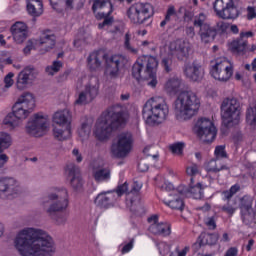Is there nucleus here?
Instances as JSON below:
<instances>
[{
	"label": "nucleus",
	"instance_id": "nucleus-1",
	"mask_svg": "<svg viewBox=\"0 0 256 256\" xmlns=\"http://www.w3.org/2000/svg\"><path fill=\"white\" fill-rule=\"evenodd\" d=\"M14 245L20 256H55L57 253L53 237L41 229L21 230L14 240Z\"/></svg>",
	"mask_w": 256,
	"mask_h": 256
},
{
	"label": "nucleus",
	"instance_id": "nucleus-2",
	"mask_svg": "<svg viewBox=\"0 0 256 256\" xmlns=\"http://www.w3.org/2000/svg\"><path fill=\"white\" fill-rule=\"evenodd\" d=\"M41 206L56 225H65L69 208V191L65 188H56L42 198Z\"/></svg>",
	"mask_w": 256,
	"mask_h": 256
},
{
	"label": "nucleus",
	"instance_id": "nucleus-3",
	"mask_svg": "<svg viewBox=\"0 0 256 256\" xmlns=\"http://www.w3.org/2000/svg\"><path fill=\"white\" fill-rule=\"evenodd\" d=\"M191 49V42L187 39H178L163 47L161 49V65L166 73L172 71L174 57L178 59V61H183L189 57Z\"/></svg>",
	"mask_w": 256,
	"mask_h": 256
},
{
	"label": "nucleus",
	"instance_id": "nucleus-4",
	"mask_svg": "<svg viewBox=\"0 0 256 256\" xmlns=\"http://www.w3.org/2000/svg\"><path fill=\"white\" fill-rule=\"evenodd\" d=\"M157 58L149 55L140 56L132 67V77L136 81H147L149 87H157Z\"/></svg>",
	"mask_w": 256,
	"mask_h": 256
},
{
	"label": "nucleus",
	"instance_id": "nucleus-5",
	"mask_svg": "<svg viewBox=\"0 0 256 256\" xmlns=\"http://www.w3.org/2000/svg\"><path fill=\"white\" fill-rule=\"evenodd\" d=\"M142 117L146 125L151 127L161 125L169 117V105H167V102L162 97H152L144 104Z\"/></svg>",
	"mask_w": 256,
	"mask_h": 256
},
{
	"label": "nucleus",
	"instance_id": "nucleus-6",
	"mask_svg": "<svg viewBox=\"0 0 256 256\" xmlns=\"http://www.w3.org/2000/svg\"><path fill=\"white\" fill-rule=\"evenodd\" d=\"M201 107V100L195 92H181L174 104V113L178 121H187L197 115Z\"/></svg>",
	"mask_w": 256,
	"mask_h": 256
},
{
	"label": "nucleus",
	"instance_id": "nucleus-7",
	"mask_svg": "<svg viewBox=\"0 0 256 256\" xmlns=\"http://www.w3.org/2000/svg\"><path fill=\"white\" fill-rule=\"evenodd\" d=\"M127 121H129V116L123 112L121 106L109 108L108 113L104 115V120L100 123L98 141H107L111 137V133L115 129L123 127Z\"/></svg>",
	"mask_w": 256,
	"mask_h": 256
},
{
	"label": "nucleus",
	"instance_id": "nucleus-8",
	"mask_svg": "<svg viewBox=\"0 0 256 256\" xmlns=\"http://www.w3.org/2000/svg\"><path fill=\"white\" fill-rule=\"evenodd\" d=\"M155 181L158 187L162 188V191H166L168 193V196L162 199L164 205L170 207V209L183 211V208L185 207L183 197H185L184 193H187V190H185V185H180L175 188L171 182H164L161 184V176H157Z\"/></svg>",
	"mask_w": 256,
	"mask_h": 256
},
{
	"label": "nucleus",
	"instance_id": "nucleus-9",
	"mask_svg": "<svg viewBox=\"0 0 256 256\" xmlns=\"http://www.w3.org/2000/svg\"><path fill=\"white\" fill-rule=\"evenodd\" d=\"M221 118L225 127H235L241 121V104L237 98H226L221 104Z\"/></svg>",
	"mask_w": 256,
	"mask_h": 256
},
{
	"label": "nucleus",
	"instance_id": "nucleus-10",
	"mask_svg": "<svg viewBox=\"0 0 256 256\" xmlns=\"http://www.w3.org/2000/svg\"><path fill=\"white\" fill-rule=\"evenodd\" d=\"M73 116L69 109L58 111L53 116V123L56 125L53 129L55 139L65 141L71 137V121Z\"/></svg>",
	"mask_w": 256,
	"mask_h": 256
},
{
	"label": "nucleus",
	"instance_id": "nucleus-11",
	"mask_svg": "<svg viewBox=\"0 0 256 256\" xmlns=\"http://www.w3.org/2000/svg\"><path fill=\"white\" fill-rule=\"evenodd\" d=\"M131 151H133V135L131 132H121L112 143L111 154L117 159H125L129 157Z\"/></svg>",
	"mask_w": 256,
	"mask_h": 256
},
{
	"label": "nucleus",
	"instance_id": "nucleus-12",
	"mask_svg": "<svg viewBox=\"0 0 256 256\" xmlns=\"http://www.w3.org/2000/svg\"><path fill=\"white\" fill-rule=\"evenodd\" d=\"M210 75L216 81L225 83L233 77V64L225 57L216 58L211 62Z\"/></svg>",
	"mask_w": 256,
	"mask_h": 256
},
{
	"label": "nucleus",
	"instance_id": "nucleus-13",
	"mask_svg": "<svg viewBox=\"0 0 256 256\" xmlns=\"http://www.w3.org/2000/svg\"><path fill=\"white\" fill-rule=\"evenodd\" d=\"M239 0H215L213 10L219 19H237L239 17Z\"/></svg>",
	"mask_w": 256,
	"mask_h": 256
},
{
	"label": "nucleus",
	"instance_id": "nucleus-14",
	"mask_svg": "<svg viewBox=\"0 0 256 256\" xmlns=\"http://www.w3.org/2000/svg\"><path fill=\"white\" fill-rule=\"evenodd\" d=\"M127 17L131 23L141 25L153 17V6L149 3H135L128 8Z\"/></svg>",
	"mask_w": 256,
	"mask_h": 256
},
{
	"label": "nucleus",
	"instance_id": "nucleus-15",
	"mask_svg": "<svg viewBox=\"0 0 256 256\" xmlns=\"http://www.w3.org/2000/svg\"><path fill=\"white\" fill-rule=\"evenodd\" d=\"M196 135L204 143H213L217 138V126L211 118H200L195 124Z\"/></svg>",
	"mask_w": 256,
	"mask_h": 256
},
{
	"label": "nucleus",
	"instance_id": "nucleus-16",
	"mask_svg": "<svg viewBox=\"0 0 256 256\" xmlns=\"http://www.w3.org/2000/svg\"><path fill=\"white\" fill-rule=\"evenodd\" d=\"M35 109V97L33 94L27 92L22 94L17 102L12 107L14 115L20 120L23 121L27 119Z\"/></svg>",
	"mask_w": 256,
	"mask_h": 256
},
{
	"label": "nucleus",
	"instance_id": "nucleus-17",
	"mask_svg": "<svg viewBox=\"0 0 256 256\" xmlns=\"http://www.w3.org/2000/svg\"><path fill=\"white\" fill-rule=\"evenodd\" d=\"M47 129H49V118L43 113L34 114L26 125V131L32 137H43L47 133Z\"/></svg>",
	"mask_w": 256,
	"mask_h": 256
},
{
	"label": "nucleus",
	"instance_id": "nucleus-18",
	"mask_svg": "<svg viewBox=\"0 0 256 256\" xmlns=\"http://www.w3.org/2000/svg\"><path fill=\"white\" fill-rule=\"evenodd\" d=\"M105 61L106 77H108V79H117L121 73V69H123L127 63V58L121 54H114L112 56H105Z\"/></svg>",
	"mask_w": 256,
	"mask_h": 256
},
{
	"label": "nucleus",
	"instance_id": "nucleus-19",
	"mask_svg": "<svg viewBox=\"0 0 256 256\" xmlns=\"http://www.w3.org/2000/svg\"><path fill=\"white\" fill-rule=\"evenodd\" d=\"M98 19H103L102 22L98 24L99 29H108L113 25V4L110 0H98L97 1Z\"/></svg>",
	"mask_w": 256,
	"mask_h": 256
},
{
	"label": "nucleus",
	"instance_id": "nucleus-20",
	"mask_svg": "<svg viewBox=\"0 0 256 256\" xmlns=\"http://www.w3.org/2000/svg\"><path fill=\"white\" fill-rule=\"evenodd\" d=\"M241 219L245 225H255L256 207H253V197L244 196L240 204Z\"/></svg>",
	"mask_w": 256,
	"mask_h": 256
},
{
	"label": "nucleus",
	"instance_id": "nucleus-21",
	"mask_svg": "<svg viewBox=\"0 0 256 256\" xmlns=\"http://www.w3.org/2000/svg\"><path fill=\"white\" fill-rule=\"evenodd\" d=\"M39 75V71L35 67L27 66L19 72L16 80V87L19 91H24L29 85H33L35 79Z\"/></svg>",
	"mask_w": 256,
	"mask_h": 256
},
{
	"label": "nucleus",
	"instance_id": "nucleus-22",
	"mask_svg": "<svg viewBox=\"0 0 256 256\" xmlns=\"http://www.w3.org/2000/svg\"><path fill=\"white\" fill-rule=\"evenodd\" d=\"M21 192V185L15 178H0V199H9Z\"/></svg>",
	"mask_w": 256,
	"mask_h": 256
},
{
	"label": "nucleus",
	"instance_id": "nucleus-23",
	"mask_svg": "<svg viewBox=\"0 0 256 256\" xmlns=\"http://www.w3.org/2000/svg\"><path fill=\"white\" fill-rule=\"evenodd\" d=\"M66 171L68 173V180L70 181V187L76 193H81L83 191V177H81V169L74 163H70L66 166Z\"/></svg>",
	"mask_w": 256,
	"mask_h": 256
},
{
	"label": "nucleus",
	"instance_id": "nucleus-24",
	"mask_svg": "<svg viewBox=\"0 0 256 256\" xmlns=\"http://www.w3.org/2000/svg\"><path fill=\"white\" fill-rule=\"evenodd\" d=\"M184 75L190 81L199 83L205 77V68L199 62H189L184 66Z\"/></svg>",
	"mask_w": 256,
	"mask_h": 256
},
{
	"label": "nucleus",
	"instance_id": "nucleus-25",
	"mask_svg": "<svg viewBox=\"0 0 256 256\" xmlns=\"http://www.w3.org/2000/svg\"><path fill=\"white\" fill-rule=\"evenodd\" d=\"M150 223L149 231L153 235H162V237H168L171 235V224L167 222H159V217L157 215L148 218Z\"/></svg>",
	"mask_w": 256,
	"mask_h": 256
},
{
	"label": "nucleus",
	"instance_id": "nucleus-26",
	"mask_svg": "<svg viewBox=\"0 0 256 256\" xmlns=\"http://www.w3.org/2000/svg\"><path fill=\"white\" fill-rule=\"evenodd\" d=\"M95 97H97V87L86 86L84 91L77 94L74 105L75 107H84V105L92 103Z\"/></svg>",
	"mask_w": 256,
	"mask_h": 256
},
{
	"label": "nucleus",
	"instance_id": "nucleus-27",
	"mask_svg": "<svg viewBox=\"0 0 256 256\" xmlns=\"http://www.w3.org/2000/svg\"><path fill=\"white\" fill-rule=\"evenodd\" d=\"M12 37L18 45L25 43L27 37H29V28L25 22H16L10 28Z\"/></svg>",
	"mask_w": 256,
	"mask_h": 256
},
{
	"label": "nucleus",
	"instance_id": "nucleus-28",
	"mask_svg": "<svg viewBox=\"0 0 256 256\" xmlns=\"http://www.w3.org/2000/svg\"><path fill=\"white\" fill-rule=\"evenodd\" d=\"M63 3H65V6H63ZM76 4V7L78 9H81L84 5L83 0H50V5L54 11H57V13H63L64 9L66 11H73L74 5Z\"/></svg>",
	"mask_w": 256,
	"mask_h": 256
},
{
	"label": "nucleus",
	"instance_id": "nucleus-29",
	"mask_svg": "<svg viewBox=\"0 0 256 256\" xmlns=\"http://www.w3.org/2000/svg\"><path fill=\"white\" fill-rule=\"evenodd\" d=\"M57 37L51 30H44L37 40V45L44 47L45 51H51L55 47Z\"/></svg>",
	"mask_w": 256,
	"mask_h": 256
},
{
	"label": "nucleus",
	"instance_id": "nucleus-30",
	"mask_svg": "<svg viewBox=\"0 0 256 256\" xmlns=\"http://www.w3.org/2000/svg\"><path fill=\"white\" fill-rule=\"evenodd\" d=\"M185 191H187L184 193L185 197H193V199H201L203 197V187L201 183H195V178H190L189 187L185 186Z\"/></svg>",
	"mask_w": 256,
	"mask_h": 256
},
{
	"label": "nucleus",
	"instance_id": "nucleus-31",
	"mask_svg": "<svg viewBox=\"0 0 256 256\" xmlns=\"http://www.w3.org/2000/svg\"><path fill=\"white\" fill-rule=\"evenodd\" d=\"M26 9L28 15L31 17H41L43 13V1L42 0H26Z\"/></svg>",
	"mask_w": 256,
	"mask_h": 256
},
{
	"label": "nucleus",
	"instance_id": "nucleus-32",
	"mask_svg": "<svg viewBox=\"0 0 256 256\" xmlns=\"http://www.w3.org/2000/svg\"><path fill=\"white\" fill-rule=\"evenodd\" d=\"M199 36L202 43H211L212 41H215V37H217L215 27H212L209 24L202 26V29L199 30Z\"/></svg>",
	"mask_w": 256,
	"mask_h": 256
},
{
	"label": "nucleus",
	"instance_id": "nucleus-33",
	"mask_svg": "<svg viewBox=\"0 0 256 256\" xmlns=\"http://www.w3.org/2000/svg\"><path fill=\"white\" fill-rule=\"evenodd\" d=\"M181 85H183V80H181L179 76L174 75L168 78L164 89L167 91V93H177V91L181 89Z\"/></svg>",
	"mask_w": 256,
	"mask_h": 256
},
{
	"label": "nucleus",
	"instance_id": "nucleus-34",
	"mask_svg": "<svg viewBox=\"0 0 256 256\" xmlns=\"http://www.w3.org/2000/svg\"><path fill=\"white\" fill-rule=\"evenodd\" d=\"M129 191V184L125 182L124 184L117 187L116 191L106 192L105 199H110V201H117L119 197H122Z\"/></svg>",
	"mask_w": 256,
	"mask_h": 256
},
{
	"label": "nucleus",
	"instance_id": "nucleus-35",
	"mask_svg": "<svg viewBox=\"0 0 256 256\" xmlns=\"http://www.w3.org/2000/svg\"><path fill=\"white\" fill-rule=\"evenodd\" d=\"M223 169H227V166H225L223 160L219 158L212 159L206 164V170L211 173H217L223 171Z\"/></svg>",
	"mask_w": 256,
	"mask_h": 256
},
{
	"label": "nucleus",
	"instance_id": "nucleus-36",
	"mask_svg": "<svg viewBox=\"0 0 256 256\" xmlns=\"http://www.w3.org/2000/svg\"><path fill=\"white\" fill-rule=\"evenodd\" d=\"M216 209H218V211H222V213H226L229 217H233V215H235V211H237L239 207L235 200H230L222 207L216 206Z\"/></svg>",
	"mask_w": 256,
	"mask_h": 256
},
{
	"label": "nucleus",
	"instance_id": "nucleus-37",
	"mask_svg": "<svg viewBox=\"0 0 256 256\" xmlns=\"http://www.w3.org/2000/svg\"><path fill=\"white\" fill-rule=\"evenodd\" d=\"M230 49L234 53H243L247 49V40L243 38L236 39L230 43Z\"/></svg>",
	"mask_w": 256,
	"mask_h": 256
},
{
	"label": "nucleus",
	"instance_id": "nucleus-38",
	"mask_svg": "<svg viewBox=\"0 0 256 256\" xmlns=\"http://www.w3.org/2000/svg\"><path fill=\"white\" fill-rule=\"evenodd\" d=\"M13 143V138L11 134L7 132H0V153H3L5 149H9Z\"/></svg>",
	"mask_w": 256,
	"mask_h": 256
},
{
	"label": "nucleus",
	"instance_id": "nucleus-39",
	"mask_svg": "<svg viewBox=\"0 0 256 256\" xmlns=\"http://www.w3.org/2000/svg\"><path fill=\"white\" fill-rule=\"evenodd\" d=\"M200 245H215L219 241L217 234H206L202 233L199 237Z\"/></svg>",
	"mask_w": 256,
	"mask_h": 256
},
{
	"label": "nucleus",
	"instance_id": "nucleus-40",
	"mask_svg": "<svg viewBox=\"0 0 256 256\" xmlns=\"http://www.w3.org/2000/svg\"><path fill=\"white\" fill-rule=\"evenodd\" d=\"M21 120L15 115V112L12 110L11 113L7 114V116L4 118V125H9V127H17L19 126V123Z\"/></svg>",
	"mask_w": 256,
	"mask_h": 256
},
{
	"label": "nucleus",
	"instance_id": "nucleus-41",
	"mask_svg": "<svg viewBox=\"0 0 256 256\" xmlns=\"http://www.w3.org/2000/svg\"><path fill=\"white\" fill-rule=\"evenodd\" d=\"M246 122L252 129H256V106L247 110Z\"/></svg>",
	"mask_w": 256,
	"mask_h": 256
},
{
	"label": "nucleus",
	"instance_id": "nucleus-42",
	"mask_svg": "<svg viewBox=\"0 0 256 256\" xmlns=\"http://www.w3.org/2000/svg\"><path fill=\"white\" fill-rule=\"evenodd\" d=\"M111 179V171L107 168H98L97 170V183H105Z\"/></svg>",
	"mask_w": 256,
	"mask_h": 256
},
{
	"label": "nucleus",
	"instance_id": "nucleus-43",
	"mask_svg": "<svg viewBox=\"0 0 256 256\" xmlns=\"http://www.w3.org/2000/svg\"><path fill=\"white\" fill-rule=\"evenodd\" d=\"M78 135L81 141L89 139V135H91V126L87 123H83L80 129L78 130Z\"/></svg>",
	"mask_w": 256,
	"mask_h": 256
},
{
	"label": "nucleus",
	"instance_id": "nucleus-44",
	"mask_svg": "<svg viewBox=\"0 0 256 256\" xmlns=\"http://www.w3.org/2000/svg\"><path fill=\"white\" fill-rule=\"evenodd\" d=\"M105 197H107V192L98 194V201H99L100 207H104V208L111 207L115 203V201H117V200H110Z\"/></svg>",
	"mask_w": 256,
	"mask_h": 256
},
{
	"label": "nucleus",
	"instance_id": "nucleus-45",
	"mask_svg": "<svg viewBox=\"0 0 256 256\" xmlns=\"http://www.w3.org/2000/svg\"><path fill=\"white\" fill-rule=\"evenodd\" d=\"M62 67V61H54L51 66L46 67V73H48V75H55V73H59V71H61Z\"/></svg>",
	"mask_w": 256,
	"mask_h": 256
},
{
	"label": "nucleus",
	"instance_id": "nucleus-46",
	"mask_svg": "<svg viewBox=\"0 0 256 256\" xmlns=\"http://www.w3.org/2000/svg\"><path fill=\"white\" fill-rule=\"evenodd\" d=\"M88 69L90 71H97V51L90 53L87 59Z\"/></svg>",
	"mask_w": 256,
	"mask_h": 256
},
{
	"label": "nucleus",
	"instance_id": "nucleus-47",
	"mask_svg": "<svg viewBox=\"0 0 256 256\" xmlns=\"http://www.w3.org/2000/svg\"><path fill=\"white\" fill-rule=\"evenodd\" d=\"M206 20H207V15H205V13H200L199 15L195 16L194 18L195 27H200V29H202V27H205V25H209L205 23Z\"/></svg>",
	"mask_w": 256,
	"mask_h": 256
},
{
	"label": "nucleus",
	"instance_id": "nucleus-48",
	"mask_svg": "<svg viewBox=\"0 0 256 256\" xmlns=\"http://www.w3.org/2000/svg\"><path fill=\"white\" fill-rule=\"evenodd\" d=\"M124 47L129 53L137 54V49L131 46V34L126 33L124 38Z\"/></svg>",
	"mask_w": 256,
	"mask_h": 256
},
{
	"label": "nucleus",
	"instance_id": "nucleus-49",
	"mask_svg": "<svg viewBox=\"0 0 256 256\" xmlns=\"http://www.w3.org/2000/svg\"><path fill=\"white\" fill-rule=\"evenodd\" d=\"M214 155L216 159H225L227 158V152L225 151V145L216 146Z\"/></svg>",
	"mask_w": 256,
	"mask_h": 256
},
{
	"label": "nucleus",
	"instance_id": "nucleus-50",
	"mask_svg": "<svg viewBox=\"0 0 256 256\" xmlns=\"http://www.w3.org/2000/svg\"><path fill=\"white\" fill-rule=\"evenodd\" d=\"M185 147V144L182 142H177L172 145H170V150L174 155H183V149Z\"/></svg>",
	"mask_w": 256,
	"mask_h": 256
},
{
	"label": "nucleus",
	"instance_id": "nucleus-51",
	"mask_svg": "<svg viewBox=\"0 0 256 256\" xmlns=\"http://www.w3.org/2000/svg\"><path fill=\"white\" fill-rule=\"evenodd\" d=\"M214 29H215L216 33H227V30L229 29V23L219 21V22H217Z\"/></svg>",
	"mask_w": 256,
	"mask_h": 256
},
{
	"label": "nucleus",
	"instance_id": "nucleus-52",
	"mask_svg": "<svg viewBox=\"0 0 256 256\" xmlns=\"http://www.w3.org/2000/svg\"><path fill=\"white\" fill-rule=\"evenodd\" d=\"M186 173L189 175L190 179H193L195 175H199V166L197 164H192L186 168Z\"/></svg>",
	"mask_w": 256,
	"mask_h": 256
},
{
	"label": "nucleus",
	"instance_id": "nucleus-53",
	"mask_svg": "<svg viewBox=\"0 0 256 256\" xmlns=\"http://www.w3.org/2000/svg\"><path fill=\"white\" fill-rule=\"evenodd\" d=\"M86 41H85V36L82 32L78 33V35L76 36L73 45L74 47H76L77 49H79V47H83V45H85Z\"/></svg>",
	"mask_w": 256,
	"mask_h": 256
},
{
	"label": "nucleus",
	"instance_id": "nucleus-54",
	"mask_svg": "<svg viewBox=\"0 0 256 256\" xmlns=\"http://www.w3.org/2000/svg\"><path fill=\"white\" fill-rule=\"evenodd\" d=\"M171 250V247L169 244L165 242H161L158 244V251L160 255H169V251Z\"/></svg>",
	"mask_w": 256,
	"mask_h": 256
},
{
	"label": "nucleus",
	"instance_id": "nucleus-55",
	"mask_svg": "<svg viewBox=\"0 0 256 256\" xmlns=\"http://www.w3.org/2000/svg\"><path fill=\"white\" fill-rule=\"evenodd\" d=\"M13 77H15V74L13 72H10L5 76L4 83L7 89H9V87H13Z\"/></svg>",
	"mask_w": 256,
	"mask_h": 256
},
{
	"label": "nucleus",
	"instance_id": "nucleus-56",
	"mask_svg": "<svg viewBox=\"0 0 256 256\" xmlns=\"http://www.w3.org/2000/svg\"><path fill=\"white\" fill-rule=\"evenodd\" d=\"M246 11H247V19L248 21H253V19H256V8L253 7V6H248L246 8Z\"/></svg>",
	"mask_w": 256,
	"mask_h": 256
},
{
	"label": "nucleus",
	"instance_id": "nucleus-57",
	"mask_svg": "<svg viewBox=\"0 0 256 256\" xmlns=\"http://www.w3.org/2000/svg\"><path fill=\"white\" fill-rule=\"evenodd\" d=\"M205 225L208 227V229H216L217 223L215 222V217H207L204 220Z\"/></svg>",
	"mask_w": 256,
	"mask_h": 256
},
{
	"label": "nucleus",
	"instance_id": "nucleus-58",
	"mask_svg": "<svg viewBox=\"0 0 256 256\" xmlns=\"http://www.w3.org/2000/svg\"><path fill=\"white\" fill-rule=\"evenodd\" d=\"M89 171L92 172V175H93L95 181H97V160L93 159L90 161Z\"/></svg>",
	"mask_w": 256,
	"mask_h": 256
},
{
	"label": "nucleus",
	"instance_id": "nucleus-59",
	"mask_svg": "<svg viewBox=\"0 0 256 256\" xmlns=\"http://www.w3.org/2000/svg\"><path fill=\"white\" fill-rule=\"evenodd\" d=\"M138 171L141 173H145V171H149V163L147 159H142L138 164Z\"/></svg>",
	"mask_w": 256,
	"mask_h": 256
},
{
	"label": "nucleus",
	"instance_id": "nucleus-60",
	"mask_svg": "<svg viewBox=\"0 0 256 256\" xmlns=\"http://www.w3.org/2000/svg\"><path fill=\"white\" fill-rule=\"evenodd\" d=\"M135 243V240L132 239L130 242H128L127 244H124L122 249H121V253L122 255H125V253H129V251H131V249H133V245Z\"/></svg>",
	"mask_w": 256,
	"mask_h": 256
},
{
	"label": "nucleus",
	"instance_id": "nucleus-61",
	"mask_svg": "<svg viewBox=\"0 0 256 256\" xmlns=\"http://www.w3.org/2000/svg\"><path fill=\"white\" fill-rule=\"evenodd\" d=\"M143 187V183L139 182V181H134L132 183V188L130 193H139V191H141Z\"/></svg>",
	"mask_w": 256,
	"mask_h": 256
},
{
	"label": "nucleus",
	"instance_id": "nucleus-62",
	"mask_svg": "<svg viewBox=\"0 0 256 256\" xmlns=\"http://www.w3.org/2000/svg\"><path fill=\"white\" fill-rule=\"evenodd\" d=\"M72 155H73V157H75L76 163H81V162L83 161V155H81V154L79 153V149L74 148V149L72 150Z\"/></svg>",
	"mask_w": 256,
	"mask_h": 256
},
{
	"label": "nucleus",
	"instance_id": "nucleus-63",
	"mask_svg": "<svg viewBox=\"0 0 256 256\" xmlns=\"http://www.w3.org/2000/svg\"><path fill=\"white\" fill-rule=\"evenodd\" d=\"M173 15H175V6H169L165 16L166 21H171V17H173Z\"/></svg>",
	"mask_w": 256,
	"mask_h": 256
},
{
	"label": "nucleus",
	"instance_id": "nucleus-64",
	"mask_svg": "<svg viewBox=\"0 0 256 256\" xmlns=\"http://www.w3.org/2000/svg\"><path fill=\"white\" fill-rule=\"evenodd\" d=\"M238 253H239V250H237V248L231 247L226 251L225 256H237Z\"/></svg>",
	"mask_w": 256,
	"mask_h": 256
}]
</instances>
